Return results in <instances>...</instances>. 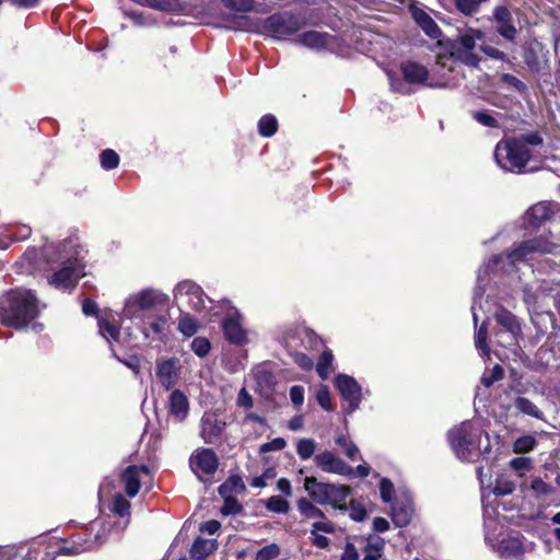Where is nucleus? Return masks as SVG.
<instances>
[{
    "label": "nucleus",
    "mask_w": 560,
    "mask_h": 560,
    "mask_svg": "<svg viewBox=\"0 0 560 560\" xmlns=\"http://www.w3.org/2000/svg\"><path fill=\"white\" fill-rule=\"evenodd\" d=\"M222 424L217 420L214 415H205L201 419V436L206 443H212L221 433Z\"/></svg>",
    "instance_id": "obj_28"
},
{
    "label": "nucleus",
    "mask_w": 560,
    "mask_h": 560,
    "mask_svg": "<svg viewBox=\"0 0 560 560\" xmlns=\"http://www.w3.org/2000/svg\"><path fill=\"white\" fill-rule=\"evenodd\" d=\"M83 253V247L72 240L60 243L56 247L55 254L60 260L61 267L50 276L49 284L60 291H71L84 276Z\"/></svg>",
    "instance_id": "obj_2"
},
{
    "label": "nucleus",
    "mask_w": 560,
    "mask_h": 560,
    "mask_svg": "<svg viewBox=\"0 0 560 560\" xmlns=\"http://www.w3.org/2000/svg\"><path fill=\"white\" fill-rule=\"evenodd\" d=\"M332 361H334L332 352L330 350H324L323 353L320 354L317 365H316V371L320 378H323V380L328 378V376L332 372Z\"/></svg>",
    "instance_id": "obj_32"
},
{
    "label": "nucleus",
    "mask_w": 560,
    "mask_h": 560,
    "mask_svg": "<svg viewBox=\"0 0 560 560\" xmlns=\"http://www.w3.org/2000/svg\"><path fill=\"white\" fill-rule=\"evenodd\" d=\"M495 31L506 40L514 42L517 30L513 24L510 10L506 7H497L493 11Z\"/></svg>",
    "instance_id": "obj_17"
},
{
    "label": "nucleus",
    "mask_w": 560,
    "mask_h": 560,
    "mask_svg": "<svg viewBox=\"0 0 560 560\" xmlns=\"http://www.w3.org/2000/svg\"><path fill=\"white\" fill-rule=\"evenodd\" d=\"M170 415L178 422L185 420L189 411V402L187 396L179 389H175L168 397Z\"/></svg>",
    "instance_id": "obj_22"
},
{
    "label": "nucleus",
    "mask_w": 560,
    "mask_h": 560,
    "mask_svg": "<svg viewBox=\"0 0 560 560\" xmlns=\"http://www.w3.org/2000/svg\"><path fill=\"white\" fill-rule=\"evenodd\" d=\"M487 0H455L458 10L465 14L474 13L480 3Z\"/></svg>",
    "instance_id": "obj_48"
},
{
    "label": "nucleus",
    "mask_w": 560,
    "mask_h": 560,
    "mask_svg": "<svg viewBox=\"0 0 560 560\" xmlns=\"http://www.w3.org/2000/svg\"><path fill=\"white\" fill-rule=\"evenodd\" d=\"M335 383L341 397L347 404L342 406L343 411L348 415L352 413L359 408L361 404V386L353 377L346 374H338L336 376Z\"/></svg>",
    "instance_id": "obj_13"
},
{
    "label": "nucleus",
    "mask_w": 560,
    "mask_h": 560,
    "mask_svg": "<svg viewBox=\"0 0 560 560\" xmlns=\"http://www.w3.org/2000/svg\"><path fill=\"white\" fill-rule=\"evenodd\" d=\"M332 36L317 31L304 32L295 39V43L310 49L323 50L330 46Z\"/></svg>",
    "instance_id": "obj_21"
},
{
    "label": "nucleus",
    "mask_w": 560,
    "mask_h": 560,
    "mask_svg": "<svg viewBox=\"0 0 560 560\" xmlns=\"http://www.w3.org/2000/svg\"><path fill=\"white\" fill-rule=\"evenodd\" d=\"M497 164L504 171L522 173L530 159L529 148L515 138H505L498 142L494 150Z\"/></svg>",
    "instance_id": "obj_6"
},
{
    "label": "nucleus",
    "mask_w": 560,
    "mask_h": 560,
    "mask_svg": "<svg viewBox=\"0 0 560 560\" xmlns=\"http://www.w3.org/2000/svg\"><path fill=\"white\" fill-rule=\"evenodd\" d=\"M167 296L154 289H144L133 295H130L125 303L124 316L137 320L140 316L156 305L166 303Z\"/></svg>",
    "instance_id": "obj_9"
},
{
    "label": "nucleus",
    "mask_w": 560,
    "mask_h": 560,
    "mask_svg": "<svg viewBox=\"0 0 560 560\" xmlns=\"http://www.w3.org/2000/svg\"><path fill=\"white\" fill-rule=\"evenodd\" d=\"M100 161L103 168L113 170L119 164V155L114 150L106 149L100 154Z\"/></svg>",
    "instance_id": "obj_40"
},
{
    "label": "nucleus",
    "mask_w": 560,
    "mask_h": 560,
    "mask_svg": "<svg viewBox=\"0 0 560 560\" xmlns=\"http://www.w3.org/2000/svg\"><path fill=\"white\" fill-rule=\"evenodd\" d=\"M316 399L322 408L331 410L330 394L327 386H320L316 393Z\"/></svg>",
    "instance_id": "obj_53"
},
{
    "label": "nucleus",
    "mask_w": 560,
    "mask_h": 560,
    "mask_svg": "<svg viewBox=\"0 0 560 560\" xmlns=\"http://www.w3.org/2000/svg\"><path fill=\"white\" fill-rule=\"evenodd\" d=\"M293 357H294L295 363L299 364V366H301L303 370L312 369L313 360L308 355H306L302 352H295L293 354Z\"/></svg>",
    "instance_id": "obj_60"
},
{
    "label": "nucleus",
    "mask_w": 560,
    "mask_h": 560,
    "mask_svg": "<svg viewBox=\"0 0 560 560\" xmlns=\"http://www.w3.org/2000/svg\"><path fill=\"white\" fill-rule=\"evenodd\" d=\"M558 205L539 202L527 211L528 225L533 229H542L541 233L534 238L517 244L506 256L497 255L485 266V273L501 269L510 271V267L527 261L533 254L552 253L557 243L551 233V225L556 223Z\"/></svg>",
    "instance_id": "obj_1"
},
{
    "label": "nucleus",
    "mask_w": 560,
    "mask_h": 560,
    "mask_svg": "<svg viewBox=\"0 0 560 560\" xmlns=\"http://www.w3.org/2000/svg\"><path fill=\"white\" fill-rule=\"evenodd\" d=\"M335 441L337 445L343 448V453L348 458L352 460L361 458L358 446L352 441L348 440L346 435L341 434L337 436Z\"/></svg>",
    "instance_id": "obj_38"
},
{
    "label": "nucleus",
    "mask_w": 560,
    "mask_h": 560,
    "mask_svg": "<svg viewBox=\"0 0 560 560\" xmlns=\"http://www.w3.org/2000/svg\"><path fill=\"white\" fill-rule=\"evenodd\" d=\"M174 300L179 307L186 306L196 312H201L206 307L201 287L190 280L182 281L175 287Z\"/></svg>",
    "instance_id": "obj_11"
},
{
    "label": "nucleus",
    "mask_w": 560,
    "mask_h": 560,
    "mask_svg": "<svg viewBox=\"0 0 560 560\" xmlns=\"http://www.w3.org/2000/svg\"><path fill=\"white\" fill-rule=\"evenodd\" d=\"M515 408L527 416H530L536 419H544V412L528 398L526 397H517L514 400Z\"/></svg>",
    "instance_id": "obj_30"
},
{
    "label": "nucleus",
    "mask_w": 560,
    "mask_h": 560,
    "mask_svg": "<svg viewBox=\"0 0 560 560\" xmlns=\"http://www.w3.org/2000/svg\"><path fill=\"white\" fill-rule=\"evenodd\" d=\"M148 476L149 468L144 465L127 467L121 476L127 495L130 498L136 497L139 492L142 477Z\"/></svg>",
    "instance_id": "obj_18"
},
{
    "label": "nucleus",
    "mask_w": 560,
    "mask_h": 560,
    "mask_svg": "<svg viewBox=\"0 0 560 560\" xmlns=\"http://www.w3.org/2000/svg\"><path fill=\"white\" fill-rule=\"evenodd\" d=\"M302 26L301 20L288 12L272 14L264 22V30L278 39L295 34Z\"/></svg>",
    "instance_id": "obj_10"
},
{
    "label": "nucleus",
    "mask_w": 560,
    "mask_h": 560,
    "mask_svg": "<svg viewBox=\"0 0 560 560\" xmlns=\"http://www.w3.org/2000/svg\"><path fill=\"white\" fill-rule=\"evenodd\" d=\"M265 506L269 512L278 514H287L290 510V503L279 495L270 497L266 501Z\"/></svg>",
    "instance_id": "obj_37"
},
{
    "label": "nucleus",
    "mask_w": 560,
    "mask_h": 560,
    "mask_svg": "<svg viewBox=\"0 0 560 560\" xmlns=\"http://www.w3.org/2000/svg\"><path fill=\"white\" fill-rule=\"evenodd\" d=\"M290 398L295 407H301L304 402V388L300 385H294L290 389Z\"/></svg>",
    "instance_id": "obj_56"
},
{
    "label": "nucleus",
    "mask_w": 560,
    "mask_h": 560,
    "mask_svg": "<svg viewBox=\"0 0 560 560\" xmlns=\"http://www.w3.org/2000/svg\"><path fill=\"white\" fill-rule=\"evenodd\" d=\"M110 510L120 516H125L129 514L130 503L121 494H116L112 503Z\"/></svg>",
    "instance_id": "obj_44"
},
{
    "label": "nucleus",
    "mask_w": 560,
    "mask_h": 560,
    "mask_svg": "<svg viewBox=\"0 0 560 560\" xmlns=\"http://www.w3.org/2000/svg\"><path fill=\"white\" fill-rule=\"evenodd\" d=\"M298 336L304 348H316L320 343L318 336L310 329H300Z\"/></svg>",
    "instance_id": "obj_41"
},
{
    "label": "nucleus",
    "mask_w": 560,
    "mask_h": 560,
    "mask_svg": "<svg viewBox=\"0 0 560 560\" xmlns=\"http://www.w3.org/2000/svg\"><path fill=\"white\" fill-rule=\"evenodd\" d=\"M514 490V483L508 480H497L495 486L493 487L492 492L495 495H506L512 493Z\"/></svg>",
    "instance_id": "obj_54"
},
{
    "label": "nucleus",
    "mask_w": 560,
    "mask_h": 560,
    "mask_svg": "<svg viewBox=\"0 0 560 560\" xmlns=\"http://www.w3.org/2000/svg\"><path fill=\"white\" fill-rule=\"evenodd\" d=\"M497 323L510 335L511 342H516L522 332L521 324L510 311L499 307L494 314Z\"/></svg>",
    "instance_id": "obj_19"
},
{
    "label": "nucleus",
    "mask_w": 560,
    "mask_h": 560,
    "mask_svg": "<svg viewBox=\"0 0 560 560\" xmlns=\"http://www.w3.org/2000/svg\"><path fill=\"white\" fill-rule=\"evenodd\" d=\"M404 79L411 84H425L429 72L424 66L413 61H405L400 65Z\"/></svg>",
    "instance_id": "obj_24"
},
{
    "label": "nucleus",
    "mask_w": 560,
    "mask_h": 560,
    "mask_svg": "<svg viewBox=\"0 0 560 560\" xmlns=\"http://www.w3.org/2000/svg\"><path fill=\"white\" fill-rule=\"evenodd\" d=\"M278 129V121L272 115H265L258 121L259 133L264 137L275 135Z\"/></svg>",
    "instance_id": "obj_39"
},
{
    "label": "nucleus",
    "mask_w": 560,
    "mask_h": 560,
    "mask_svg": "<svg viewBox=\"0 0 560 560\" xmlns=\"http://www.w3.org/2000/svg\"><path fill=\"white\" fill-rule=\"evenodd\" d=\"M279 553V546L277 544H270L257 551L255 560H272L277 558Z\"/></svg>",
    "instance_id": "obj_45"
},
{
    "label": "nucleus",
    "mask_w": 560,
    "mask_h": 560,
    "mask_svg": "<svg viewBox=\"0 0 560 560\" xmlns=\"http://www.w3.org/2000/svg\"><path fill=\"white\" fill-rule=\"evenodd\" d=\"M237 405L247 409L253 407L252 396L247 393L245 388H242L238 393Z\"/></svg>",
    "instance_id": "obj_64"
},
{
    "label": "nucleus",
    "mask_w": 560,
    "mask_h": 560,
    "mask_svg": "<svg viewBox=\"0 0 560 560\" xmlns=\"http://www.w3.org/2000/svg\"><path fill=\"white\" fill-rule=\"evenodd\" d=\"M411 15L416 23L422 28V31L431 38H439L441 30L435 21L422 9L412 8Z\"/></svg>",
    "instance_id": "obj_25"
},
{
    "label": "nucleus",
    "mask_w": 560,
    "mask_h": 560,
    "mask_svg": "<svg viewBox=\"0 0 560 560\" xmlns=\"http://www.w3.org/2000/svg\"><path fill=\"white\" fill-rule=\"evenodd\" d=\"M530 487L538 494H547L550 492V486L540 478L534 479Z\"/></svg>",
    "instance_id": "obj_63"
},
{
    "label": "nucleus",
    "mask_w": 560,
    "mask_h": 560,
    "mask_svg": "<svg viewBox=\"0 0 560 560\" xmlns=\"http://www.w3.org/2000/svg\"><path fill=\"white\" fill-rule=\"evenodd\" d=\"M140 320V329L145 338L163 340L170 332V315L148 313L138 318Z\"/></svg>",
    "instance_id": "obj_14"
},
{
    "label": "nucleus",
    "mask_w": 560,
    "mask_h": 560,
    "mask_svg": "<svg viewBox=\"0 0 560 560\" xmlns=\"http://www.w3.org/2000/svg\"><path fill=\"white\" fill-rule=\"evenodd\" d=\"M316 450V442L313 439H301L296 443V453L303 460L310 459Z\"/></svg>",
    "instance_id": "obj_36"
},
{
    "label": "nucleus",
    "mask_w": 560,
    "mask_h": 560,
    "mask_svg": "<svg viewBox=\"0 0 560 560\" xmlns=\"http://www.w3.org/2000/svg\"><path fill=\"white\" fill-rule=\"evenodd\" d=\"M350 517L355 522H361L366 516L365 508L358 501H350L349 504Z\"/></svg>",
    "instance_id": "obj_49"
},
{
    "label": "nucleus",
    "mask_w": 560,
    "mask_h": 560,
    "mask_svg": "<svg viewBox=\"0 0 560 560\" xmlns=\"http://www.w3.org/2000/svg\"><path fill=\"white\" fill-rule=\"evenodd\" d=\"M498 551L505 559L522 560L525 546L520 536H508L500 541Z\"/></svg>",
    "instance_id": "obj_20"
},
{
    "label": "nucleus",
    "mask_w": 560,
    "mask_h": 560,
    "mask_svg": "<svg viewBox=\"0 0 560 560\" xmlns=\"http://www.w3.org/2000/svg\"><path fill=\"white\" fill-rule=\"evenodd\" d=\"M312 544L317 548H327L329 546V538L311 529Z\"/></svg>",
    "instance_id": "obj_61"
},
{
    "label": "nucleus",
    "mask_w": 560,
    "mask_h": 560,
    "mask_svg": "<svg viewBox=\"0 0 560 560\" xmlns=\"http://www.w3.org/2000/svg\"><path fill=\"white\" fill-rule=\"evenodd\" d=\"M482 39L483 33L480 30L468 28L454 42L450 57L440 55L438 56L436 62L445 67L447 61L458 59L467 66L477 67L479 58L474 50L477 46V42H481Z\"/></svg>",
    "instance_id": "obj_7"
},
{
    "label": "nucleus",
    "mask_w": 560,
    "mask_h": 560,
    "mask_svg": "<svg viewBox=\"0 0 560 560\" xmlns=\"http://www.w3.org/2000/svg\"><path fill=\"white\" fill-rule=\"evenodd\" d=\"M156 376L163 387L166 389L172 388L178 378L176 360L170 359L159 362L156 365Z\"/></svg>",
    "instance_id": "obj_23"
},
{
    "label": "nucleus",
    "mask_w": 560,
    "mask_h": 560,
    "mask_svg": "<svg viewBox=\"0 0 560 560\" xmlns=\"http://www.w3.org/2000/svg\"><path fill=\"white\" fill-rule=\"evenodd\" d=\"M488 328L487 323H482L481 326L476 330L475 345L482 357H489L490 349L487 343Z\"/></svg>",
    "instance_id": "obj_35"
},
{
    "label": "nucleus",
    "mask_w": 560,
    "mask_h": 560,
    "mask_svg": "<svg viewBox=\"0 0 560 560\" xmlns=\"http://www.w3.org/2000/svg\"><path fill=\"white\" fill-rule=\"evenodd\" d=\"M108 528L104 526L101 521L90 523L84 532V537L81 534L73 536V541L70 547L63 546L59 548L60 555H79L85 551L93 550L101 546L107 538Z\"/></svg>",
    "instance_id": "obj_8"
},
{
    "label": "nucleus",
    "mask_w": 560,
    "mask_h": 560,
    "mask_svg": "<svg viewBox=\"0 0 560 560\" xmlns=\"http://www.w3.org/2000/svg\"><path fill=\"white\" fill-rule=\"evenodd\" d=\"M510 467L515 471H527L532 469V460L528 457H515L511 459Z\"/></svg>",
    "instance_id": "obj_55"
},
{
    "label": "nucleus",
    "mask_w": 560,
    "mask_h": 560,
    "mask_svg": "<svg viewBox=\"0 0 560 560\" xmlns=\"http://www.w3.org/2000/svg\"><path fill=\"white\" fill-rule=\"evenodd\" d=\"M287 443L284 439L282 438H276L271 440L270 442L264 443L260 445V453H268L273 451H281L285 447Z\"/></svg>",
    "instance_id": "obj_52"
},
{
    "label": "nucleus",
    "mask_w": 560,
    "mask_h": 560,
    "mask_svg": "<svg viewBox=\"0 0 560 560\" xmlns=\"http://www.w3.org/2000/svg\"><path fill=\"white\" fill-rule=\"evenodd\" d=\"M472 117L476 121H478L482 126L490 127V128L498 127L497 119L490 114L489 110L474 112Z\"/></svg>",
    "instance_id": "obj_46"
},
{
    "label": "nucleus",
    "mask_w": 560,
    "mask_h": 560,
    "mask_svg": "<svg viewBox=\"0 0 560 560\" xmlns=\"http://www.w3.org/2000/svg\"><path fill=\"white\" fill-rule=\"evenodd\" d=\"M502 81L504 83H506L508 85L512 86L513 89H515L520 93H523L526 91V85L521 80H518L516 77H514L512 74H508V73L503 74Z\"/></svg>",
    "instance_id": "obj_57"
},
{
    "label": "nucleus",
    "mask_w": 560,
    "mask_h": 560,
    "mask_svg": "<svg viewBox=\"0 0 560 560\" xmlns=\"http://www.w3.org/2000/svg\"><path fill=\"white\" fill-rule=\"evenodd\" d=\"M37 315V299L31 290L18 288L0 300V320L5 326L24 328Z\"/></svg>",
    "instance_id": "obj_3"
},
{
    "label": "nucleus",
    "mask_w": 560,
    "mask_h": 560,
    "mask_svg": "<svg viewBox=\"0 0 560 560\" xmlns=\"http://www.w3.org/2000/svg\"><path fill=\"white\" fill-rule=\"evenodd\" d=\"M537 445V440L530 435L525 434L520 436L513 443V452L516 454H524L533 451Z\"/></svg>",
    "instance_id": "obj_34"
},
{
    "label": "nucleus",
    "mask_w": 560,
    "mask_h": 560,
    "mask_svg": "<svg viewBox=\"0 0 560 560\" xmlns=\"http://www.w3.org/2000/svg\"><path fill=\"white\" fill-rule=\"evenodd\" d=\"M142 3L161 11H172L175 8V0H143Z\"/></svg>",
    "instance_id": "obj_50"
},
{
    "label": "nucleus",
    "mask_w": 560,
    "mask_h": 560,
    "mask_svg": "<svg viewBox=\"0 0 560 560\" xmlns=\"http://www.w3.org/2000/svg\"><path fill=\"white\" fill-rule=\"evenodd\" d=\"M191 470L201 478L200 475H213L218 469V457L210 448L197 450L189 459Z\"/></svg>",
    "instance_id": "obj_16"
},
{
    "label": "nucleus",
    "mask_w": 560,
    "mask_h": 560,
    "mask_svg": "<svg viewBox=\"0 0 560 560\" xmlns=\"http://www.w3.org/2000/svg\"><path fill=\"white\" fill-rule=\"evenodd\" d=\"M225 7L241 11V12H249L254 8L253 0H221Z\"/></svg>",
    "instance_id": "obj_47"
},
{
    "label": "nucleus",
    "mask_w": 560,
    "mask_h": 560,
    "mask_svg": "<svg viewBox=\"0 0 560 560\" xmlns=\"http://www.w3.org/2000/svg\"><path fill=\"white\" fill-rule=\"evenodd\" d=\"M340 560H359V552L353 544H346Z\"/></svg>",
    "instance_id": "obj_62"
},
{
    "label": "nucleus",
    "mask_w": 560,
    "mask_h": 560,
    "mask_svg": "<svg viewBox=\"0 0 560 560\" xmlns=\"http://www.w3.org/2000/svg\"><path fill=\"white\" fill-rule=\"evenodd\" d=\"M226 314L222 322V329L225 339L234 345H243L247 342V331L244 328V318L242 314L229 301H224Z\"/></svg>",
    "instance_id": "obj_12"
},
{
    "label": "nucleus",
    "mask_w": 560,
    "mask_h": 560,
    "mask_svg": "<svg viewBox=\"0 0 560 560\" xmlns=\"http://www.w3.org/2000/svg\"><path fill=\"white\" fill-rule=\"evenodd\" d=\"M381 498L384 502H390L394 493V486L387 478H382L380 481Z\"/></svg>",
    "instance_id": "obj_51"
},
{
    "label": "nucleus",
    "mask_w": 560,
    "mask_h": 560,
    "mask_svg": "<svg viewBox=\"0 0 560 560\" xmlns=\"http://www.w3.org/2000/svg\"><path fill=\"white\" fill-rule=\"evenodd\" d=\"M313 502L311 498H300L296 501V508L300 514L304 518H325V513Z\"/></svg>",
    "instance_id": "obj_29"
},
{
    "label": "nucleus",
    "mask_w": 560,
    "mask_h": 560,
    "mask_svg": "<svg viewBox=\"0 0 560 560\" xmlns=\"http://www.w3.org/2000/svg\"><path fill=\"white\" fill-rule=\"evenodd\" d=\"M483 433L475 422L464 421L448 432V441L459 459L471 462L481 453L480 440Z\"/></svg>",
    "instance_id": "obj_4"
},
{
    "label": "nucleus",
    "mask_w": 560,
    "mask_h": 560,
    "mask_svg": "<svg viewBox=\"0 0 560 560\" xmlns=\"http://www.w3.org/2000/svg\"><path fill=\"white\" fill-rule=\"evenodd\" d=\"M316 466L328 474H336L343 477L353 478L354 470L345 460L330 451H324L314 456Z\"/></svg>",
    "instance_id": "obj_15"
},
{
    "label": "nucleus",
    "mask_w": 560,
    "mask_h": 560,
    "mask_svg": "<svg viewBox=\"0 0 560 560\" xmlns=\"http://www.w3.org/2000/svg\"><path fill=\"white\" fill-rule=\"evenodd\" d=\"M515 139L523 141L525 143V148H528V145H538L542 142V138L537 132L523 135Z\"/></svg>",
    "instance_id": "obj_59"
},
{
    "label": "nucleus",
    "mask_w": 560,
    "mask_h": 560,
    "mask_svg": "<svg viewBox=\"0 0 560 560\" xmlns=\"http://www.w3.org/2000/svg\"><path fill=\"white\" fill-rule=\"evenodd\" d=\"M190 348L195 354H197L200 358H203L209 353L211 349V343L205 337H196L195 339H192Z\"/></svg>",
    "instance_id": "obj_42"
},
{
    "label": "nucleus",
    "mask_w": 560,
    "mask_h": 560,
    "mask_svg": "<svg viewBox=\"0 0 560 560\" xmlns=\"http://www.w3.org/2000/svg\"><path fill=\"white\" fill-rule=\"evenodd\" d=\"M413 514V506L409 499L396 502L392 506V521L398 527L407 526Z\"/></svg>",
    "instance_id": "obj_26"
},
{
    "label": "nucleus",
    "mask_w": 560,
    "mask_h": 560,
    "mask_svg": "<svg viewBox=\"0 0 560 560\" xmlns=\"http://www.w3.org/2000/svg\"><path fill=\"white\" fill-rule=\"evenodd\" d=\"M98 330L108 342L117 341L120 336L119 327L104 317L98 319Z\"/></svg>",
    "instance_id": "obj_31"
},
{
    "label": "nucleus",
    "mask_w": 560,
    "mask_h": 560,
    "mask_svg": "<svg viewBox=\"0 0 560 560\" xmlns=\"http://www.w3.org/2000/svg\"><path fill=\"white\" fill-rule=\"evenodd\" d=\"M504 371L501 365L495 364L489 373H485L481 377V383L486 387H490L493 383L503 378Z\"/></svg>",
    "instance_id": "obj_43"
},
{
    "label": "nucleus",
    "mask_w": 560,
    "mask_h": 560,
    "mask_svg": "<svg viewBox=\"0 0 560 560\" xmlns=\"http://www.w3.org/2000/svg\"><path fill=\"white\" fill-rule=\"evenodd\" d=\"M10 560H50L48 553L42 555L38 549H30L23 558L13 557Z\"/></svg>",
    "instance_id": "obj_58"
},
{
    "label": "nucleus",
    "mask_w": 560,
    "mask_h": 560,
    "mask_svg": "<svg viewBox=\"0 0 560 560\" xmlns=\"http://www.w3.org/2000/svg\"><path fill=\"white\" fill-rule=\"evenodd\" d=\"M218 548L215 539H205L198 537L190 549V556L194 560H207V558Z\"/></svg>",
    "instance_id": "obj_27"
},
{
    "label": "nucleus",
    "mask_w": 560,
    "mask_h": 560,
    "mask_svg": "<svg viewBox=\"0 0 560 560\" xmlns=\"http://www.w3.org/2000/svg\"><path fill=\"white\" fill-rule=\"evenodd\" d=\"M177 329L186 337L194 336L198 330L197 320L190 316L188 313H184L180 315L178 319Z\"/></svg>",
    "instance_id": "obj_33"
},
{
    "label": "nucleus",
    "mask_w": 560,
    "mask_h": 560,
    "mask_svg": "<svg viewBox=\"0 0 560 560\" xmlns=\"http://www.w3.org/2000/svg\"><path fill=\"white\" fill-rule=\"evenodd\" d=\"M304 489L315 503L339 510L346 509V502L350 495L348 486L318 481L315 477H305Z\"/></svg>",
    "instance_id": "obj_5"
}]
</instances>
